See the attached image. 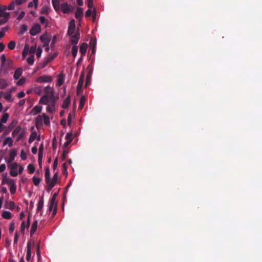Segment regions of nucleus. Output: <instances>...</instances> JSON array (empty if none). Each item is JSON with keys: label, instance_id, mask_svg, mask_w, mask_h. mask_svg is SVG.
<instances>
[{"label": "nucleus", "instance_id": "nucleus-1", "mask_svg": "<svg viewBox=\"0 0 262 262\" xmlns=\"http://www.w3.org/2000/svg\"><path fill=\"white\" fill-rule=\"evenodd\" d=\"M68 33L71 37V42L73 44H77L79 39L80 34L75 30V21L71 20L69 25Z\"/></svg>", "mask_w": 262, "mask_h": 262}, {"label": "nucleus", "instance_id": "nucleus-2", "mask_svg": "<svg viewBox=\"0 0 262 262\" xmlns=\"http://www.w3.org/2000/svg\"><path fill=\"white\" fill-rule=\"evenodd\" d=\"M50 118L45 114L38 115L35 119V124L37 128L41 126L43 124L48 126L50 124Z\"/></svg>", "mask_w": 262, "mask_h": 262}, {"label": "nucleus", "instance_id": "nucleus-3", "mask_svg": "<svg viewBox=\"0 0 262 262\" xmlns=\"http://www.w3.org/2000/svg\"><path fill=\"white\" fill-rule=\"evenodd\" d=\"M25 134V130L20 126H17L12 132V136L15 138L16 141H20L24 138Z\"/></svg>", "mask_w": 262, "mask_h": 262}, {"label": "nucleus", "instance_id": "nucleus-4", "mask_svg": "<svg viewBox=\"0 0 262 262\" xmlns=\"http://www.w3.org/2000/svg\"><path fill=\"white\" fill-rule=\"evenodd\" d=\"M7 9L6 7L0 5V25L5 23L8 20L9 14L6 11Z\"/></svg>", "mask_w": 262, "mask_h": 262}, {"label": "nucleus", "instance_id": "nucleus-5", "mask_svg": "<svg viewBox=\"0 0 262 262\" xmlns=\"http://www.w3.org/2000/svg\"><path fill=\"white\" fill-rule=\"evenodd\" d=\"M53 101H55L54 96L44 95L40 98L39 103L42 104L47 105Z\"/></svg>", "mask_w": 262, "mask_h": 262}, {"label": "nucleus", "instance_id": "nucleus-6", "mask_svg": "<svg viewBox=\"0 0 262 262\" xmlns=\"http://www.w3.org/2000/svg\"><path fill=\"white\" fill-rule=\"evenodd\" d=\"M3 183H6L9 186L10 191L11 194H14L16 190V185L14 180L8 178L3 180Z\"/></svg>", "mask_w": 262, "mask_h": 262}, {"label": "nucleus", "instance_id": "nucleus-7", "mask_svg": "<svg viewBox=\"0 0 262 262\" xmlns=\"http://www.w3.org/2000/svg\"><path fill=\"white\" fill-rule=\"evenodd\" d=\"M45 177L46 181L49 186L52 188L55 184V180H51L50 179V171L48 167L46 168L45 170Z\"/></svg>", "mask_w": 262, "mask_h": 262}, {"label": "nucleus", "instance_id": "nucleus-8", "mask_svg": "<svg viewBox=\"0 0 262 262\" xmlns=\"http://www.w3.org/2000/svg\"><path fill=\"white\" fill-rule=\"evenodd\" d=\"M35 81L38 83H49L52 81V78L48 75H42L38 77Z\"/></svg>", "mask_w": 262, "mask_h": 262}, {"label": "nucleus", "instance_id": "nucleus-9", "mask_svg": "<svg viewBox=\"0 0 262 262\" xmlns=\"http://www.w3.org/2000/svg\"><path fill=\"white\" fill-rule=\"evenodd\" d=\"M26 1L27 0H14L8 6L7 9L9 10H13L16 6L21 5Z\"/></svg>", "mask_w": 262, "mask_h": 262}, {"label": "nucleus", "instance_id": "nucleus-10", "mask_svg": "<svg viewBox=\"0 0 262 262\" xmlns=\"http://www.w3.org/2000/svg\"><path fill=\"white\" fill-rule=\"evenodd\" d=\"M31 131L32 133L30 136L29 139V143H31L32 142H33L35 139H37L38 141L40 140V137L39 136H38L36 132L34 130V127H31Z\"/></svg>", "mask_w": 262, "mask_h": 262}, {"label": "nucleus", "instance_id": "nucleus-11", "mask_svg": "<svg viewBox=\"0 0 262 262\" xmlns=\"http://www.w3.org/2000/svg\"><path fill=\"white\" fill-rule=\"evenodd\" d=\"M41 28L39 25L36 24L33 25L31 29L30 30V34L32 36H34L37 34L39 33L40 31Z\"/></svg>", "mask_w": 262, "mask_h": 262}, {"label": "nucleus", "instance_id": "nucleus-12", "mask_svg": "<svg viewBox=\"0 0 262 262\" xmlns=\"http://www.w3.org/2000/svg\"><path fill=\"white\" fill-rule=\"evenodd\" d=\"M17 155L16 151L15 149H11L9 151V156L8 159H5V161L6 163H10V162H12L15 157Z\"/></svg>", "mask_w": 262, "mask_h": 262}, {"label": "nucleus", "instance_id": "nucleus-13", "mask_svg": "<svg viewBox=\"0 0 262 262\" xmlns=\"http://www.w3.org/2000/svg\"><path fill=\"white\" fill-rule=\"evenodd\" d=\"M9 118V115L8 113H4L2 118L0 119V132L3 129V124L6 123Z\"/></svg>", "mask_w": 262, "mask_h": 262}, {"label": "nucleus", "instance_id": "nucleus-14", "mask_svg": "<svg viewBox=\"0 0 262 262\" xmlns=\"http://www.w3.org/2000/svg\"><path fill=\"white\" fill-rule=\"evenodd\" d=\"M56 195L55 194L51 200L49 206V210L50 211H52L54 210V212H55L56 211V200H55Z\"/></svg>", "mask_w": 262, "mask_h": 262}, {"label": "nucleus", "instance_id": "nucleus-15", "mask_svg": "<svg viewBox=\"0 0 262 262\" xmlns=\"http://www.w3.org/2000/svg\"><path fill=\"white\" fill-rule=\"evenodd\" d=\"M32 245L31 242H29L27 244V255L26 259L27 261H30L32 259L31 256V247Z\"/></svg>", "mask_w": 262, "mask_h": 262}, {"label": "nucleus", "instance_id": "nucleus-16", "mask_svg": "<svg viewBox=\"0 0 262 262\" xmlns=\"http://www.w3.org/2000/svg\"><path fill=\"white\" fill-rule=\"evenodd\" d=\"M56 110L55 101L47 104L46 110L48 112L52 114L56 111Z\"/></svg>", "mask_w": 262, "mask_h": 262}, {"label": "nucleus", "instance_id": "nucleus-17", "mask_svg": "<svg viewBox=\"0 0 262 262\" xmlns=\"http://www.w3.org/2000/svg\"><path fill=\"white\" fill-rule=\"evenodd\" d=\"M42 107L39 105L35 106L31 111L30 114L33 116H35L40 113L42 111Z\"/></svg>", "mask_w": 262, "mask_h": 262}, {"label": "nucleus", "instance_id": "nucleus-18", "mask_svg": "<svg viewBox=\"0 0 262 262\" xmlns=\"http://www.w3.org/2000/svg\"><path fill=\"white\" fill-rule=\"evenodd\" d=\"M60 9L64 13H69L71 11V8L67 3H64L61 5Z\"/></svg>", "mask_w": 262, "mask_h": 262}, {"label": "nucleus", "instance_id": "nucleus-19", "mask_svg": "<svg viewBox=\"0 0 262 262\" xmlns=\"http://www.w3.org/2000/svg\"><path fill=\"white\" fill-rule=\"evenodd\" d=\"M45 95H48L50 96H54V90L53 88L50 86H47L44 88Z\"/></svg>", "mask_w": 262, "mask_h": 262}, {"label": "nucleus", "instance_id": "nucleus-20", "mask_svg": "<svg viewBox=\"0 0 262 262\" xmlns=\"http://www.w3.org/2000/svg\"><path fill=\"white\" fill-rule=\"evenodd\" d=\"M2 216L4 219L9 220L12 217L13 215L8 211H3L2 212Z\"/></svg>", "mask_w": 262, "mask_h": 262}, {"label": "nucleus", "instance_id": "nucleus-21", "mask_svg": "<svg viewBox=\"0 0 262 262\" xmlns=\"http://www.w3.org/2000/svg\"><path fill=\"white\" fill-rule=\"evenodd\" d=\"M40 39L44 44H49L50 42V38L47 34H44L42 35L40 37Z\"/></svg>", "mask_w": 262, "mask_h": 262}, {"label": "nucleus", "instance_id": "nucleus-22", "mask_svg": "<svg viewBox=\"0 0 262 262\" xmlns=\"http://www.w3.org/2000/svg\"><path fill=\"white\" fill-rule=\"evenodd\" d=\"M5 208L10 210H13L15 208V204L12 201L6 202Z\"/></svg>", "mask_w": 262, "mask_h": 262}, {"label": "nucleus", "instance_id": "nucleus-23", "mask_svg": "<svg viewBox=\"0 0 262 262\" xmlns=\"http://www.w3.org/2000/svg\"><path fill=\"white\" fill-rule=\"evenodd\" d=\"M30 47L29 45L26 44L24 47V50L23 51L22 56L24 59L26 58V56L29 54Z\"/></svg>", "mask_w": 262, "mask_h": 262}, {"label": "nucleus", "instance_id": "nucleus-24", "mask_svg": "<svg viewBox=\"0 0 262 262\" xmlns=\"http://www.w3.org/2000/svg\"><path fill=\"white\" fill-rule=\"evenodd\" d=\"M72 133H68L66 135V139L67 141L64 143V145L67 146L69 145L72 140Z\"/></svg>", "mask_w": 262, "mask_h": 262}, {"label": "nucleus", "instance_id": "nucleus-25", "mask_svg": "<svg viewBox=\"0 0 262 262\" xmlns=\"http://www.w3.org/2000/svg\"><path fill=\"white\" fill-rule=\"evenodd\" d=\"M23 73V70L21 68L17 69L14 72V78L16 80L18 79Z\"/></svg>", "mask_w": 262, "mask_h": 262}, {"label": "nucleus", "instance_id": "nucleus-26", "mask_svg": "<svg viewBox=\"0 0 262 262\" xmlns=\"http://www.w3.org/2000/svg\"><path fill=\"white\" fill-rule=\"evenodd\" d=\"M37 227V221L36 220V221H34L32 224L31 229V231H30V234L31 236H32L34 234V233L36 232Z\"/></svg>", "mask_w": 262, "mask_h": 262}, {"label": "nucleus", "instance_id": "nucleus-27", "mask_svg": "<svg viewBox=\"0 0 262 262\" xmlns=\"http://www.w3.org/2000/svg\"><path fill=\"white\" fill-rule=\"evenodd\" d=\"M13 142L12 139L10 137H8L5 139L3 144L4 145H8L10 147L13 145Z\"/></svg>", "mask_w": 262, "mask_h": 262}, {"label": "nucleus", "instance_id": "nucleus-28", "mask_svg": "<svg viewBox=\"0 0 262 262\" xmlns=\"http://www.w3.org/2000/svg\"><path fill=\"white\" fill-rule=\"evenodd\" d=\"M87 44L85 43H83L81 44L80 48V52L82 56L84 55L87 51Z\"/></svg>", "mask_w": 262, "mask_h": 262}, {"label": "nucleus", "instance_id": "nucleus-29", "mask_svg": "<svg viewBox=\"0 0 262 262\" xmlns=\"http://www.w3.org/2000/svg\"><path fill=\"white\" fill-rule=\"evenodd\" d=\"M8 167L11 170H16L18 167V164L15 162H10V163H7Z\"/></svg>", "mask_w": 262, "mask_h": 262}, {"label": "nucleus", "instance_id": "nucleus-30", "mask_svg": "<svg viewBox=\"0 0 262 262\" xmlns=\"http://www.w3.org/2000/svg\"><path fill=\"white\" fill-rule=\"evenodd\" d=\"M42 93V88L40 86H35L33 88V93L37 95H40Z\"/></svg>", "mask_w": 262, "mask_h": 262}, {"label": "nucleus", "instance_id": "nucleus-31", "mask_svg": "<svg viewBox=\"0 0 262 262\" xmlns=\"http://www.w3.org/2000/svg\"><path fill=\"white\" fill-rule=\"evenodd\" d=\"M70 104V98L69 96L67 97L63 101L62 107L64 109L67 108Z\"/></svg>", "mask_w": 262, "mask_h": 262}, {"label": "nucleus", "instance_id": "nucleus-32", "mask_svg": "<svg viewBox=\"0 0 262 262\" xmlns=\"http://www.w3.org/2000/svg\"><path fill=\"white\" fill-rule=\"evenodd\" d=\"M83 15V9L81 8H78L76 10L75 16L77 19H81Z\"/></svg>", "mask_w": 262, "mask_h": 262}, {"label": "nucleus", "instance_id": "nucleus-33", "mask_svg": "<svg viewBox=\"0 0 262 262\" xmlns=\"http://www.w3.org/2000/svg\"><path fill=\"white\" fill-rule=\"evenodd\" d=\"M52 4L54 9L56 11H58L60 9L59 1V0H52Z\"/></svg>", "mask_w": 262, "mask_h": 262}, {"label": "nucleus", "instance_id": "nucleus-34", "mask_svg": "<svg viewBox=\"0 0 262 262\" xmlns=\"http://www.w3.org/2000/svg\"><path fill=\"white\" fill-rule=\"evenodd\" d=\"M38 5V0H32L28 5V8L34 7L35 9H37Z\"/></svg>", "mask_w": 262, "mask_h": 262}, {"label": "nucleus", "instance_id": "nucleus-35", "mask_svg": "<svg viewBox=\"0 0 262 262\" xmlns=\"http://www.w3.org/2000/svg\"><path fill=\"white\" fill-rule=\"evenodd\" d=\"M64 80V76L62 74H59L57 77V84L58 86L61 85Z\"/></svg>", "mask_w": 262, "mask_h": 262}, {"label": "nucleus", "instance_id": "nucleus-36", "mask_svg": "<svg viewBox=\"0 0 262 262\" xmlns=\"http://www.w3.org/2000/svg\"><path fill=\"white\" fill-rule=\"evenodd\" d=\"M83 83V76H81L79 78V81L78 83V85H77L78 92H79L80 90L82 88Z\"/></svg>", "mask_w": 262, "mask_h": 262}, {"label": "nucleus", "instance_id": "nucleus-37", "mask_svg": "<svg viewBox=\"0 0 262 262\" xmlns=\"http://www.w3.org/2000/svg\"><path fill=\"white\" fill-rule=\"evenodd\" d=\"M50 8L49 6H44L41 8L40 13L41 14H48L50 11Z\"/></svg>", "mask_w": 262, "mask_h": 262}, {"label": "nucleus", "instance_id": "nucleus-38", "mask_svg": "<svg viewBox=\"0 0 262 262\" xmlns=\"http://www.w3.org/2000/svg\"><path fill=\"white\" fill-rule=\"evenodd\" d=\"M57 53L55 52L53 54L49 55L46 58V60L48 62L52 61L55 57L57 56Z\"/></svg>", "mask_w": 262, "mask_h": 262}, {"label": "nucleus", "instance_id": "nucleus-39", "mask_svg": "<svg viewBox=\"0 0 262 262\" xmlns=\"http://www.w3.org/2000/svg\"><path fill=\"white\" fill-rule=\"evenodd\" d=\"M8 85V83L5 80L0 79V89H4Z\"/></svg>", "mask_w": 262, "mask_h": 262}, {"label": "nucleus", "instance_id": "nucleus-40", "mask_svg": "<svg viewBox=\"0 0 262 262\" xmlns=\"http://www.w3.org/2000/svg\"><path fill=\"white\" fill-rule=\"evenodd\" d=\"M27 61L30 65H32L34 62V56L33 55H31L30 57L27 58Z\"/></svg>", "mask_w": 262, "mask_h": 262}, {"label": "nucleus", "instance_id": "nucleus-41", "mask_svg": "<svg viewBox=\"0 0 262 262\" xmlns=\"http://www.w3.org/2000/svg\"><path fill=\"white\" fill-rule=\"evenodd\" d=\"M27 168L30 173H33L35 171V167L32 164H29Z\"/></svg>", "mask_w": 262, "mask_h": 262}, {"label": "nucleus", "instance_id": "nucleus-42", "mask_svg": "<svg viewBox=\"0 0 262 262\" xmlns=\"http://www.w3.org/2000/svg\"><path fill=\"white\" fill-rule=\"evenodd\" d=\"M20 157L22 160H25L27 159V153L24 151V150L22 149L21 150Z\"/></svg>", "mask_w": 262, "mask_h": 262}, {"label": "nucleus", "instance_id": "nucleus-43", "mask_svg": "<svg viewBox=\"0 0 262 262\" xmlns=\"http://www.w3.org/2000/svg\"><path fill=\"white\" fill-rule=\"evenodd\" d=\"M78 52V48L76 46H74L72 47V53L74 57H75L77 55Z\"/></svg>", "mask_w": 262, "mask_h": 262}, {"label": "nucleus", "instance_id": "nucleus-44", "mask_svg": "<svg viewBox=\"0 0 262 262\" xmlns=\"http://www.w3.org/2000/svg\"><path fill=\"white\" fill-rule=\"evenodd\" d=\"M43 206V200L42 199H41L40 201L38 202L37 204V210H40L42 209Z\"/></svg>", "mask_w": 262, "mask_h": 262}, {"label": "nucleus", "instance_id": "nucleus-45", "mask_svg": "<svg viewBox=\"0 0 262 262\" xmlns=\"http://www.w3.org/2000/svg\"><path fill=\"white\" fill-rule=\"evenodd\" d=\"M41 180L39 178L34 177L33 178V182L35 185H38L40 182Z\"/></svg>", "mask_w": 262, "mask_h": 262}, {"label": "nucleus", "instance_id": "nucleus-46", "mask_svg": "<svg viewBox=\"0 0 262 262\" xmlns=\"http://www.w3.org/2000/svg\"><path fill=\"white\" fill-rule=\"evenodd\" d=\"M15 42L14 41H11L8 45V47L10 50H13L15 48Z\"/></svg>", "mask_w": 262, "mask_h": 262}, {"label": "nucleus", "instance_id": "nucleus-47", "mask_svg": "<svg viewBox=\"0 0 262 262\" xmlns=\"http://www.w3.org/2000/svg\"><path fill=\"white\" fill-rule=\"evenodd\" d=\"M26 79L25 78H24V77L21 78L20 79H19L17 82V84L18 85H22L26 82Z\"/></svg>", "mask_w": 262, "mask_h": 262}, {"label": "nucleus", "instance_id": "nucleus-48", "mask_svg": "<svg viewBox=\"0 0 262 262\" xmlns=\"http://www.w3.org/2000/svg\"><path fill=\"white\" fill-rule=\"evenodd\" d=\"M85 99L83 96L81 98L80 101V104H79V107L80 108H82L83 107L84 104L85 102Z\"/></svg>", "mask_w": 262, "mask_h": 262}, {"label": "nucleus", "instance_id": "nucleus-49", "mask_svg": "<svg viewBox=\"0 0 262 262\" xmlns=\"http://www.w3.org/2000/svg\"><path fill=\"white\" fill-rule=\"evenodd\" d=\"M1 62H2V67L4 66L5 64V62H6V57H5V55L4 54H2L1 56Z\"/></svg>", "mask_w": 262, "mask_h": 262}, {"label": "nucleus", "instance_id": "nucleus-50", "mask_svg": "<svg viewBox=\"0 0 262 262\" xmlns=\"http://www.w3.org/2000/svg\"><path fill=\"white\" fill-rule=\"evenodd\" d=\"M36 56L37 57L39 58L40 57L41 54H42V49L40 48H38L36 49Z\"/></svg>", "mask_w": 262, "mask_h": 262}, {"label": "nucleus", "instance_id": "nucleus-51", "mask_svg": "<svg viewBox=\"0 0 262 262\" xmlns=\"http://www.w3.org/2000/svg\"><path fill=\"white\" fill-rule=\"evenodd\" d=\"M96 43V40L95 39L93 40H91L90 42V44L93 46V53H94L95 50V46Z\"/></svg>", "mask_w": 262, "mask_h": 262}, {"label": "nucleus", "instance_id": "nucleus-52", "mask_svg": "<svg viewBox=\"0 0 262 262\" xmlns=\"http://www.w3.org/2000/svg\"><path fill=\"white\" fill-rule=\"evenodd\" d=\"M10 173L11 176L15 177H16L19 173L18 171H16V170H11L10 171Z\"/></svg>", "mask_w": 262, "mask_h": 262}, {"label": "nucleus", "instance_id": "nucleus-53", "mask_svg": "<svg viewBox=\"0 0 262 262\" xmlns=\"http://www.w3.org/2000/svg\"><path fill=\"white\" fill-rule=\"evenodd\" d=\"M36 49L35 47H32L30 48L29 51V54H31V55H33L34 53L36 52Z\"/></svg>", "mask_w": 262, "mask_h": 262}, {"label": "nucleus", "instance_id": "nucleus-54", "mask_svg": "<svg viewBox=\"0 0 262 262\" xmlns=\"http://www.w3.org/2000/svg\"><path fill=\"white\" fill-rule=\"evenodd\" d=\"M93 13V11L91 8H89V9L85 12V16L86 17L90 16Z\"/></svg>", "mask_w": 262, "mask_h": 262}, {"label": "nucleus", "instance_id": "nucleus-55", "mask_svg": "<svg viewBox=\"0 0 262 262\" xmlns=\"http://www.w3.org/2000/svg\"><path fill=\"white\" fill-rule=\"evenodd\" d=\"M88 2V7L89 8H92L93 6V0H87Z\"/></svg>", "mask_w": 262, "mask_h": 262}, {"label": "nucleus", "instance_id": "nucleus-56", "mask_svg": "<svg viewBox=\"0 0 262 262\" xmlns=\"http://www.w3.org/2000/svg\"><path fill=\"white\" fill-rule=\"evenodd\" d=\"M27 30V27L25 25H23L20 27V30L21 32V33H23L25 31H26Z\"/></svg>", "mask_w": 262, "mask_h": 262}, {"label": "nucleus", "instance_id": "nucleus-57", "mask_svg": "<svg viewBox=\"0 0 262 262\" xmlns=\"http://www.w3.org/2000/svg\"><path fill=\"white\" fill-rule=\"evenodd\" d=\"M6 166L5 164H2L0 165V173L5 171Z\"/></svg>", "mask_w": 262, "mask_h": 262}, {"label": "nucleus", "instance_id": "nucleus-58", "mask_svg": "<svg viewBox=\"0 0 262 262\" xmlns=\"http://www.w3.org/2000/svg\"><path fill=\"white\" fill-rule=\"evenodd\" d=\"M5 99L9 101H12L11 94H7L4 96Z\"/></svg>", "mask_w": 262, "mask_h": 262}, {"label": "nucleus", "instance_id": "nucleus-59", "mask_svg": "<svg viewBox=\"0 0 262 262\" xmlns=\"http://www.w3.org/2000/svg\"><path fill=\"white\" fill-rule=\"evenodd\" d=\"M14 230V224L13 223H11L10 224L9 231L10 232H13Z\"/></svg>", "mask_w": 262, "mask_h": 262}, {"label": "nucleus", "instance_id": "nucleus-60", "mask_svg": "<svg viewBox=\"0 0 262 262\" xmlns=\"http://www.w3.org/2000/svg\"><path fill=\"white\" fill-rule=\"evenodd\" d=\"M25 14V13L24 11L21 12L17 17V19H18V20L21 19L24 17Z\"/></svg>", "mask_w": 262, "mask_h": 262}, {"label": "nucleus", "instance_id": "nucleus-61", "mask_svg": "<svg viewBox=\"0 0 262 262\" xmlns=\"http://www.w3.org/2000/svg\"><path fill=\"white\" fill-rule=\"evenodd\" d=\"M6 31V29L3 28L1 31H0V39L2 38L5 33V32Z\"/></svg>", "mask_w": 262, "mask_h": 262}, {"label": "nucleus", "instance_id": "nucleus-62", "mask_svg": "<svg viewBox=\"0 0 262 262\" xmlns=\"http://www.w3.org/2000/svg\"><path fill=\"white\" fill-rule=\"evenodd\" d=\"M25 96V94L24 92H20L17 94V97L18 98H21L24 97Z\"/></svg>", "mask_w": 262, "mask_h": 262}, {"label": "nucleus", "instance_id": "nucleus-63", "mask_svg": "<svg viewBox=\"0 0 262 262\" xmlns=\"http://www.w3.org/2000/svg\"><path fill=\"white\" fill-rule=\"evenodd\" d=\"M39 19V20H40V22L41 24H43L47 21L46 19H45V17H43V16H40Z\"/></svg>", "mask_w": 262, "mask_h": 262}, {"label": "nucleus", "instance_id": "nucleus-64", "mask_svg": "<svg viewBox=\"0 0 262 262\" xmlns=\"http://www.w3.org/2000/svg\"><path fill=\"white\" fill-rule=\"evenodd\" d=\"M43 157V151H39L38 153V161L40 162V160H41V159Z\"/></svg>", "mask_w": 262, "mask_h": 262}]
</instances>
